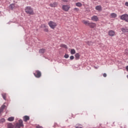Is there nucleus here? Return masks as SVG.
<instances>
[{"mask_svg": "<svg viewBox=\"0 0 128 128\" xmlns=\"http://www.w3.org/2000/svg\"><path fill=\"white\" fill-rule=\"evenodd\" d=\"M24 10L26 14H34V10L30 6L26 7Z\"/></svg>", "mask_w": 128, "mask_h": 128, "instance_id": "nucleus-1", "label": "nucleus"}, {"mask_svg": "<svg viewBox=\"0 0 128 128\" xmlns=\"http://www.w3.org/2000/svg\"><path fill=\"white\" fill-rule=\"evenodd\" d=\"M48 24L52 30H54L55 28H56V26H58V24L56 22L52 21H50L48 22Z\"/></svg>", "mask_w": 128, "mask_h": 128, "instance_id": "nucleus-2", "label": "nucleus"}, {"mask_svg": "<svg viewBox=\"0 0 128 128\" xmlns=\"http://www.w3.org/2000/svg\"><path fill=\"white\" fill-rule=\"evenodd\" d=\"M21 126H24V124L22 123V120H19L18 122L16 123L14 125V128H20Z\"/></svg>", "mask_w": 128, "mask_h": 128, "instance_id": "nucleus-3", "label": "nucleus"}, {"mask_svg": "<svg viewBox=\"0 0 128 128\" xmlns=\"http://www.w3.org/2000/svg\"><path fill=\"white\" fill-rule=\"evenodd\" d=\"M120 20H125L126 22H128V14H124L120 16Z\"/></svg>", "mask_w": 128, "mask_h": 128, "instance_id": "nucleus-4", "label": "nucleus"}, {"mask_svg": "<svg viewBox=\"0 0 128 128\" xmlns=\"http://www.w3.org/2000/svg\"><path fill=\"white\" fill-rule=\"evenodd\" d=\"M70 8V7L68 5H63L62 6V10L64 12H68Z\"/></svg>", "mask_w": 128, "mask_h": 128, "instance_id": "nucleus-5", "label": "nucleus"}, {"mask_svg": "<svg viewBox=\"0 0 128 128\" xmlns=\"http://www.w3.org/2000/svg\"><path fill=\"white\" fill-rule=\"evenodd\" d=\"M34 74L36 76V78H38L42 76V72H40L39 70H36Z\"/></svg>", "mask_w": 128, "mask_h": 128, "instance_id": "nucleus-6", "label": "nucleus"}, {"mask_svg": "<svg viewBox=\"0 0 128 128\" xmlns=\"http://www.w3.org/2000/svg\"><path fill=\"white\" fill-rule=\"evenodd\" d=\"M18 8V6L14 4H10L9 6V8H10V10H14V8Z\"/></svg>", "mask_w": 128, "mask_h": 128, "instance_id": "nucleus-7", "label": "nucleus"}, {"mask_svg": "<svg viewBox=\"0 0 128 128\" xmlns=\"http://www.w3.org/2000/svg\"><path fill=\"white\" fill-rule=\"evenodd\" d=\"M90 28H94L96 26V24L94 22H90L88 26Z\"/></svg>", "mask_w": 128, "mask_h": 128, "instance_id": "nucleus-8", "label": "nucleus"}, {"mask_svg": "<svg viewBox=\"0 0 128 128\" xmlns=\"http://www.w3.org/2000/svg\"><path fill=\"white\" fill-rule=\"evenodd\" d=\"M91 20L93 22H98V17L96 16H94L91 18Z\"/></svg>", "mask_w": 128, "mask_h": 128, "instance_id": "nucleus-9", "label": "nucleus"}, {"mask_svg": "<svg viewBox=\"0 0 128 128\" xmlns=\"http://www.w3.org/2000/svg\"><path fill=\"white\" fill-rule=\"evenodd\" d=\"M108 34L110 36H114V34H116V32L112 30H110L108 32Z\"/></svg>", "mask_w": 128, "mask_h": 128, "instance_id": "nucleus-10", "label": "nucleus"}, {"mask_svg": "<svg viewBox=\"0 0 128 128\" xmlns=\"http://www.w3.org/2000/svg\"><path fill=\"white\" fill-rule=\"evenodd\" d=\"M7 128H14V125L12 123L7 124Z\"/></svg>", "mask_w": 128, "mask_h": 128, "instance_id": "nucleus-11", "label": "nucleus"}, {"mask_svg": "<svg viewBox=\"0 0 128 128\" xmlns=\"http://www.w3.org/2000/svg\"><path fill=\"white\" fill-rule=\"evenodd\" d=\"M58 6V3H56V2H54L50 4V6H51V8H56V6Z\"/></svg>", "mask_w": 128, "mask_h": 128, "instance_id": "nucleus-12", "label": "nucleus"}, {"mask_svg": "<svg viewBox=\"0 0 128 128\" xmlns=\"http://www.w3.org/2000/svg\"><path fill=\"white\" fill-rule=\"evenodd\" d=\"M82 24H85V26H89L90 24V21L88 20H83L82 21Z\"/></svg>", "mask_w": 128, "mask_h": 128, "instance_id": "nucleus-13", "label": "nucleus"}, {"mask_svg": "<svg viewBox=\"0 0 128 128\" xmlns=\"http://www.w3.org/2000/svg\"><path fill=\"white\" fill-rule=\"evenodd\" d=\"M24 121L26 122L28 120H30V116H25L23 117Z\"/></svg>", "mask_w": 128, "mask_h": 128, "instance_id": "nucleus-14", "label": "nucleus"}, {"mask_svg": "<svg viewBox=\"0 0 128 128\" xmlns=\"http://www.w3.org/2000/svg\"><path fill=\"white\" fill-rule=\"evenodd\" d=\"M76 60H78L80 58V55L79 53H76L74 55Z\"/></svg>", "mask_w": 128, "mask_h": 128, "instance_id": "nucleus-15", "label": "nucleus"}, {"mask_svg": "<svg viewBox=\"0 0 128 128\" xmlns=\"http://www.w3.org/2000/svg\"><path fill=\"white\" fill-rule=\"evenodd\" d=\"M95 8L96 10L100 11V10H102V6H96Z\"/></svg>", "mask_w": 128, "mask_h": 128, "instance_id": "nucleus-16", "label": "nucleus"}, {"mask_svg": "<svg viewBox=\"0 0 128 128\" xmlns=\"http://www.w3.org/2000/svg\"><path fill=\"white\" fill-rule=\"evenodd\" d=\"M8 122H14V117L11 116L8 118Z\"/></svg>", "mask_w": 128, "mask_h": 128, "instance_id": "nucleus-17", "label": "nucleus"}, {"mask_svg": "<svg viewBox=\"0 0 128 128\" xmlns=\"http://www.w3.org/2000/svg\"><path fill=\"white\" fill-rule=\"evenodd\" d=\"M121 30L122 32H128V29L126 28H122Z\"/></svg>", "mask_w": 128, "mask_h": 128, "instance_id": "nucleus-18", "label": "nucleus"}, {"mask_svg": "<svg viewBox=\"0 0 128 128\" xmlns=\"http://www.w3.org/2000/svg\"><path fill=\"white\" fill-rule=\"evenodd\" d=\"M39 52L40 54H44V52H46V49L44 48L40 49L39 50Z\"/></svg>", "mask_w": 128, "mask_h": 128, "instance_id": "nucleus-19", "label": "nucleus"}, {"mask_svg": "<svg viewBox=\"0 0 128 128\" xmlns=\"http://www.w3.org/2000/svg\"><path fill=\"white\" fill-rule=\"evenodd\" d=\"M110 16L112 18H116L117 15H116V13H112L111 14Z\"/></svg>", "mask_w": 128, "mask_h": 128, "instance_id": "nucleus-20", "label": "nucleus"}, {"mask_svg": "<svg viewBox=\"0 0 128 128\" xmlns=\"http://www.w3.org/2000/svg\"><path fill=\"white\" fill-rule=\"evenodd\" d=\"M70 54H76V50L74 49H71Z\"/></svg>", "mask_w": 128, "mask_h": 128, "instance_id": "nucleus-21", "label": "nucleus"}, {"mask_svg": "<svg viewBox=\"0 0 128 128\" xmlns=\"http://www.w3.org/2000/svg\"><path fill=\"white\" fill-rule=\"evenodd\" d=\"M2 96L4 100H6V94L3 93V94H2Z\"/></svg>", "mask_w": 128, "mask_h": 128, "instance_id": "nucleus-22", "label": "nucleus"}, {"mask_svg": "<svg viewBox=\"0 0 128 128\" xmlns=\"http://www.w3.org/2000/svg\"><path fill=\"white\" fill-rule=\"evenodd\" d=\"M60 46L61 48H68V46L66 44H61L60 45Z\"/></svg>", "mask_w": 128, "mask_h": 128, "instance_id": "nucleus-23", "label": "nucleus"}, {"mask_svg": "<svg viewBox=\"0 0 128 128\" xmlns=\"http://www.w3.org/2000/svg\"><path fill=\"white\" fill-rule=\"evenodd\" d=\"M76 6H78L79 8H80V6H82V4L80 2H77L76 3Z\"/></svg>", "mask_w": 128, "mask_h": 128, "instance_id": "nucleus-24", "label": "nucleus"}, {"mask_svg": "<svg viewBox=\"0 0 128 128\" xmlns=\"http://www.w3.org/2000/svg\"><path fill=\"white\" fill-rule=\"evenodd\" d=\"M5 104H6V103H4V104L0 108L1 110H4V108H6Z\"/></svg>", "mask_w": 128, "mask_h": 128, "instance_id": "nucleus-25", "label": "nucleus"}, {"mask_svg": "<svg viewBox=\"0 0 128 128\" xmlns=\"http://www.w3.org/2000/svg\"><path fill=\"white\" fill-rule=\"evenodd\" d=\"M6 122V120L4 118H2L0 120V124H2Z\"/></svg>", "mask_w": 128, "mask_h": 128, "instance_id": "nucleus-26", "label": "nucleus"}, {"mask_svg": "<svg viewBox=\"0 0 128 128\" xmlns=\"http://www.w3.org/2000/svg\"><path fill=\"white\" fill-rule=\"evenodd\" d=\"M87 44H88V46H92V44H94V42H88Z\"/></svg>", "mask_w": 128, "mask_h": 128, "instance_id": "nucleus-27", "label": "nucleus"}, {"mask_svg": "<svg viewBox=\"0 0 128 128\" xmlns=\"http://www.w3.org/2000/svg\"><path fill=\"white\" fill-rule=\"evenodd\" d=\"M74 12H78V10H80V9H78V8H74Z\"/></svg>", "mask_w": 128, "mask_h": 128, "instance_id": "nucleus-28", "label": "nucleus"}, {"mask_svg": "<svg viewBox=\"0 0 128 128\" xmlns=\"http://www.w3.org/2000/svg\"><path fill=\"white\" fill-rule=\"evenodd\" d=\"M68 57L69 56H68V54H66L64 56V58H68Z\"/></svg>", "mask_w": 128, "mask_h": 128, "instance_id": "nucleus-29", "label": "nucleus"}, {"mask_svg": "<svg viewBox=\"0 0 128 128\" xmlns=\"http://www.w3.org/2000/svg\"><path fill=\"white\" fill-rule=\"evenodd\" d=\"M44 31L46 32H48V29L46 28L44 30Z\"/></svg>", "mask_w": 128, "mask_h": 128, "instance_id": "nucleus-30", "label": "nucleus"}, {"mask_svg": "<svg viewBox=\"0 0 128 128\" xmlns=\"http://www.w3.org/2000/svg\"><path fill=\"white\" fill-rule=\"evenodd\" d=\"M74 58V56H70V60H72Z\"/></svg>", "mask_w": 128, "mask_h": 128, "instance_id": "nucleus-31", "label": "nucleus"}, {"mask_svg": "<svg viewBox=\"0 0 128 128\" xmlns=\"http://www.w3.org/2000/svg\"><path fill=\"white\" fill-rule=\"evenodd\" d=\"M36 128H42V126H40V125H38L36 126Z\"/></svg>", "mask_w": 128, "mask_h": 128, "instance_id": "nucleus-32", "label": "nucleus"}, {"mask_svg": "<svg viewBox=\"0 0 128 128\" xmlns=\"http://www.w3.org/2000/svg\"><path fill=\"white\" fill-rule=\"evenodd\" d=\"M125 54H128V49H126V50H125Z\"/></svg>", "mask_w": 128, "mask_h": 128, "instance_id": "nucleus-33", "label": "nucleus"}, {"mask_svg": "<svg viewBox=\"0 0 128 128\" xmlns=\"http://www.w3.org/2000/svg\"><path fill=\"white\" fill-rule=\"evenodd\" d=\"M103 76H104V78H106V74L104 73V74H103Z\"/></svg>", "mask_w": 128, "mask_h": 128, "instance_id": "nucleus-34", "label": "nucleus"}, {"mask_svg": "<svg viewBox=\"0 0 128 128\" xmlns=\"http://www.w3.org/2000/svg\"><path fill=\"white\" fill-rule=\"evenodd\" d=\"M2 112H4V110H2V109H1L0 108V114H2Z\"/></svg>", "mask_w": 128, "mask_h": 128, "instance_id": "nucleus-35", "label": "nucleus"}, {"mask_svg": "<svg viewBox=\"0 0 128 128\" xmlns=\"http://www.w3.org/2000/svg\"><path fill=\"white\" fill-rule=\"evenodd\" d=\"M62 2H68V0H62Z\"/></svg>", "mask_w": 128, "mask_h": 128, "instance_id": "nucleus-36", "label": "nucleus"}, {"mask_svg": "<svg viewBox=\"0 0 128 128\" xmlns=\"http://www.w3.org/2000/svg\"><path fill=\"white\" fill-rule=\"evenodd\" d=\"M125 6H128V2H126Z\"/></svg>", "mask_w": 128, "mask_h": 128, "instance_id": "nucleus-37", "label": "nucleus"}, {"mask_svg": "<svg viewBox=\"0 0 128 128\" xmlns=\"http://www.w3.org/2000/svg\"><path fill=\"white\" fill-rule=\"evenodd\" d=\"M126 70L127 72H128V66L126 67Z\"/></svg>", "mask_w": 128, "mask_h": 128, "instance_id": "nucleus-38", "label": "nucleus"}, {"mask_svg": "<svg viewBox=\"0 0 128 128\" xmlns=\"http://www.w3.org/2000/svg\"><path fill=\"white\" fill-rule=\"evenodd\" d=\"M76 128H82V127H78L76 126Z\"/></svg>", "mask_w": 128, "mask_h": 128, "instance_id": "nucleus-39", "label": "nucleus"}, {"mask_svg": "<svg viewBox=\"0 0 128 128\" xmlns=\"http://www.w3.org/2000/svg\"><path fill=\"white\" fill-rule=\"evenodd\" d=\"M44 28H48L47 26H46V25H44Z\"/></svg>", "mask_w": 128, "mask_h": 128, "instance_id": "nucleus-40", "label": "nucleus"}, {"mask_svg": "<svg viewBox=\"0 0 128 128\" xmlns=\"http://www.w3.org/2000/svg\"><path fill=\"white\" fill-rule=\"evenodd\" d=\"M94 68H96H96H97V67H94Z\"/></svg>", "mask_w": 128, "mask_h": 128, "instance_id": "nucleus-41", "label": "nucleus"}, {"mask_svg": "<svg viewBox=\"0 0 128 128\" xmlns=\"http://www.w3.org/2000/svg\"><path fill=\"white\" fill-rule=\"evenodd\" d=\"M126 78H128V75L126 76Z\"/></svg>", "mask_w": 128, "mask_h": 128, "instance_id": "nucleus-42", "label": "nucleus"}]
</instances>
